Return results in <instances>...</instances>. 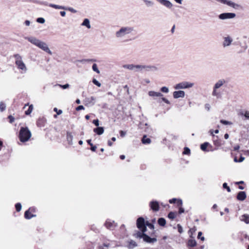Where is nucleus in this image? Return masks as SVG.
<instances>
[{
    "label": "nucleus",
    "instance_id": "obj_6",
    "mask_svg": "<svg viewBox=\"0 0 249 249\" xmlns=\"http://www.w3.org/2000/svg\"><path fill=\"white\" fill-rule=\"evenodd\" d=\"M16 59L15 63L18 67V69L22 71V72L25 73L27 71V68L25 64L24 63L22 57L18 54H16L14 55Z\"/></svg>",
    "mask_w": 249,
    "mask_h": 249
},
{
    "label": "nucleus",
    "instance_id": "obj_36",
    "mask_svg": "<svg viewBox=\"0 0 249 249\" xmlns=\"http://www.w3.org/2000/svg\"><path fill=\"white\" fill-rule=\"evenodd\" d=\"M220 123L224 125H231L232 124V122L224 120H221Z\"/></svg>",
    "mask_w": 249,
    "mask_h": 249
},
{
    "label": "nucleus",
    "instance_id": "obj_26",
    "mask_svg": "<svg viewBox=\"0 0 249 249\" xmlns=\"http://www.w3.org/2000/svg\"><path fill=\"white\" fill-rule=\"evenodd\" d=\"M158 224L161 226H164L166 224V220L164 218H160L158 220Z\"/></svg>",
    "mask_w": 249,
    "mask_h": 249
},
{
    "label": "nucleus",
    "instance_id": "obj_11",
    "mask_svg": "<svg viewBox=\"0 0 249 249\" xmlns=\"http://www.w3.org/2000/svg\"><path fill=\"white\" fill-rule=\"evenodd\" d=\"M150 208L155 212H157L159 210V204L157 201H152L149 203Z\"/></svg>",
    "mask_w": 249,
    "mask_h": 249
},
{
    "label": "nucleus",
    "instance_id": "obj_28",
    "mask_svg": "<svg viewBox=\"0 0 249 249\" xmlns=\"http://www.w3.org/2000/svg\"><path fill=\"white\" fill-rule=\"evenodd\" d=\"M123 67L124 68L127 69L129 70H132V71L134 70V64H126V65H124Z\"/></svg>",
    "mask_w": 249,
    "mask_h": 249
},
{
    "label": "nucleus",
    "instance_id": "obj_64",
    "mask_svg": "<svg viewBox=\"0 0 249 249\" xmlns=\"http://www.w3.org/2000/svg\"><path fill=\"white\" fill-rule=\"evenodd\" d=\"M229 138V135L228 133H226L225 135H224V138L225 139H228V138Z\"/></svg>",
    "mask_w": 249,
    "mask_h": 249
},
{
    "label": "nucleus",
    "instance_id": "obj_10",
    "mask_svg": "<svg viewBox=\"0 0 249 249\" xmlns=\"http://www.w3.org/2000/svg\"><path fill=\"white\" fill-rule=\"evenodd\" d=\"M233 41L232 38L230 36H227L223 37V41L222 43V46L223 47H227L230 46Z\"/></svg>",
    "mask_w": 249,
    "mask_h": 249
},
{
    "label": "nucleus",
    "instance_id": "obj_48",
    "mask_svg": "<svg viewBox=\"0 0 249 249\" xmlns=\"http://www.w3.org/2000/svg\"><path fill=\"white\" fill-rule=\"evenodd\" d=\"M244 160H245V158H244V157H242V156H241V157H240V159H239V160H237V159H236V158H235V159H234V161H235V162H242Z\"/></svg>",
    "mask_w": 249,
    "mask_h": 249
},
{
    "label": "nucleus",
    "instance_id": "obj_49",
    "mask_svg": "<svg viewBox=\"0 0 249 249\" xmlns=\"http://www.w3.org/2000/svg\"><path fill=\"white\" fill-rule=\"evenodd\" d=\"M53 110L56 112L57 115H60L62 113V111L61 110H58L56 107H55Z\"/></svg>",
    "mask_w": 249,
    "mask_h": 249
},
{
    "label": "nucleus",
    "instance_id": "obj_53",
    "mask_svg": "<svg viewBox=\"0 0 249 249\" xmlns=\"http://www.w3.org/2000/svg\"><path fill=\"white\" fill-rule=\"evenodd\" d=\"M217 1H219L222 3L227 4L229 0H216Z\"/></svg>",
    "mask_w": 249,
    "mask_h": 249
},
{
    "label": "nucleus",
    "instance_id": "obj_24",
    "mask_svg": "<svg viewBox=\"0 0 249 249\" xmlns=\"http://www.w3.org/2000/svg\"><path fill=\"white\" fill-rule=\"evenodd\" d=\"M142 141L143 144H149L151 142L150 139L147 138L146 135L143 136Z\"/></svg>",
    "mask_w": 249,
    "mask_h": 249
},
{
    "label": "nucleus",
    "instance_id": "obj_14",
    "mask_svg": "<svg viewBox=\"0 0 249 249\" xmlns=\"http://www.w3.org/2000/svg\"><path fill=\"white\" fill-rule=\"evenodd\" d=\"M246 197V193L244 191L239 192L237 195V199L240 201L244 200Z\"/></svg>",
    "mask_w": 249,
    "mask_h": 249
},
{
    "label": "nucleus",
    "instance_id": "obj_19",
    "mask_svg": "<svg viewBox=\"0 0 249 249\" xmlns=\"http://www.w3.org/2000/svg\"><path fill=\"white\" fill-rule=\"evenodd\" d=\"M93 131L97 135H100L103 134L104 129L103 127H97L93 129Z\"/></svg>",
    "mask_w": 249,
    "mask_h": 249
},
{
    "label": "nucleus",
    "instance_id": "obj_52",
    "mask_svg": "<svg viewBox=\"0 0 249 249\" xmlns=\"http://www.w3.org/2000/svg\"><path fill=\"white\" fill-rule=\"evenodd\" d=\"M120 134L121 137H124L126 135V132L123 130H121L120 131Z\"/></svg>",
    "mask_w": 249,
    "mask_h": 249
},
{
    "label": "nucleus",
    "instance_id": "obj_15",
    "mask_svg": "<svg viewBox=\"0 0 249 249\" xmlns=\"http://www.w3.org/2000/svg\"><path fill=\"white\" fill-rule=\"evenodd\" d=\"M95 98L91 96L89 98H86L84 100V103L86 105H88L91 104L92 105H94L95 103Z\"/></svg>",
    "mask_w": 249,
    "mask_h": 249
},
{
    "label": "nucleus",
    "instance_id": "obj_30",
    "mask_svg": "<svg viewBox=\"0 0 249 249\" xmlns=\"http://www.w3.org/2000/svg\"><path fill=\"white\" fill-rule=\"evenodd\" d=\"M34 108V107L33 105H31L29 106L28 109L26 110L25 112V114L27 115H30L32 112L33 111Z\"/></svg>",
    "mask_w": 249,
    "mask_h": 249
},
{
    "label": "nucleus",
    "instance_id": "obj_3",
    "mask_svg": "<svg viewBox=\"0 0 249 249\" xmlns=\"http://www.w3.org/2000/svg\"><path fill=\"white\" fill-rule=\"evenodd\" d=\"M31 132L28 127H21L19 134V138L21 142H26L28 141L31 138Z\"/></svg>",
    "mask_w": 249,
    "mask_h": 249
},
{
    "label": "nucleus",
    "instance_id": "obj_54",
    "mask_svg": "<svg viewBox=\"0 0 249 249\" xmlns=\"http://www.w3.org/2000/svg\"><path fill=\"white\" fill-rule=\"evenodd\" d=\"M161 99L165 103H166L167 104H170V103L169 101L168 100H167V99H166L165 98L162 97Z\"/></svg>",
    "mask_w": 249,
    "mask_h": 249
},
{
    "label": "nucleus",
    "instance_id": "obj_21",
    "mask_svg": "<svg viewBox=\"0 0 249 249\" xmlns=\"http://www.w3.org/2000/svg\"><path fill=\"white\" fill-rule=\"evenodd\" d=\"M228 6H231L234 9H238L240 7V5L238 4L235 3L231 0H228L227 4Z\"/></svg>",
    "mask_w": 249,
    "mask_h": 249
},
{
    "label": "nucleus",
    "instance_id": "obj_46",
    "mask_svg": "<svg viewBox=\"0 0 249 249\" xmlns=\"http://www.w3.org/2000/svg\"><path fill=\"white\" fill-rule=\"evenodd\" d=\"M56 86H58L60 87H61L63 89H67L69 87L70 85L69 84H66L65 85H60V84H58Z\"/></svg>",
    "mask_w": 249,
    "mask_h": 249
},
{
    "label": "nucleus",
    "instance_id": "obj_13",
    "mask_svg": "<svg viewBox=\"0 0 249 249\" xmlns=\"http://www.w3.org/2000/svg\"><path fill=\"white\" fill-rule=\"evenodd\" d=\"M143 240L148 243H154L157 241V238H151L146 234L144 235L143 237Z\"/></svg>",
    "mask_w": 249,
    "mask_h": 249
},
{
    "label": "nucleus",
    "instance_id": "obj_39",
    "mask_svg": "<svg viewBox=\"0 0 249 249\" xmlns=\"http://www.w3.org/2000/svg\"><path fill=\"white\" fill-rule=\"evenodd\" d=\"M6 108L5 105L2 102H0V110L3 111Z\"/></svg>",
    "mask_w": 249,
    "mask_h": 249
},
{
    "label": "nucleus",
    "instance_id": "obj_16",
    "mask_svg": "<svg viewBox=\"0 0 249 249\" xmlns=\"http://www.w3.org/2000/svg\"><path fill=\"white\" fill-rule=\"evenodd\" d=\"M160 3L169 9L173 7V4L168 0H162Z\"/></svg>",
    "mask_w": 249,
    "mask_h": 249
},
{
    "label": "nucleus",
    "instance_id": "obj_55",
    "mask_svg": "<svg viewBox=\"0 0 249 249\" xmlns=\"http://www.w3.org/2000/svg\"><path fill=\"white\" fill-rule=\"evenodd\" d=\"M66 10H68L70 11H71V12H73V13H76V10H74V9L72 8H66Z\"/></svg>",
    "mask_w": 249,
    "mask_h": 249
},
{
    "label": "nucleus",
    "instance_id": "obj_18",
    "mask_svg": "<svg viewBox=\"0 0 249 249\" xmlns=\"http://www.w3.org/2000/svg\"><path fill=\"white\" fill-rule=\"evenodd\" d=\"M239 115L244 116L246 120H249V110H243L239 112Z\"/></svg>",
    "mask_w": 249,
    "mask_h": 249
},
{
    "label": "nucleus",
    "instance_id": "obj_43",
    "mask_svg": "<svg viewBox=\"0 0 249 249\" xmlns=\"http://www.w3.org/2000/svg\"><path fill=\"white\" fill-rule=\"evenodd\" d=\"M36 21L39 23L43 24L45 22V19L43 18H38L36 19Z\"/></svg>",
    "mask_w": 249,
    "mask_h": 249
},
{
    "label": "nucleus",
    "instance_id": "obj_38",
    "mask_svg": "<svg viewBox=\"0 0 249 249\" xmlns=\"http://www.w3.org/2000/svg\"><path fill=\"white\" fill-rule=\"evenodd\" d=\"M168 217L170 219H173L175 218V213L174 212H171L168 213Z\"/></svg>",
    "mask_w": 249,
    "mask_h": 249
},
{
    "label": "nucleus",
    "instance_id": "obj_33",
    "mask_svg": "<svg viewBox=\"0 0 249 249\" xmlns=\"http://www.w3.org/2000/svg\"><path fill=\"white\" fill-rule=\"evenodd\" d=\"M92 69L93 70V71H95L96 72H97V73H100V71L98 70V67H97V65L96 64H93L92 66Z\"/></svg>",
    "mask_w": 249,
    "mask_h": 249
},
{
    "label": "nucleus",
    "instance_id": "obj_60",
    "mask_svg": "<svg viewBox=\"0 0 249 249\" xmlns=\"http://www.w3.org/2000/svg\"><path fill=\"white\" fill-rule=\"evenodd\" d=\"M96 146H93L92 145V146H91V148H90V149L91 151H95L96 150Z\"/></svg>",
    "mask_w": 249,
    "mask_h": 249
},
{
    "label": "nucleus",
    "instance_id": "obj_29",
    "mask_svg": "<svg viewBox=\"0 0 249 249\" xmlns=\"http://www.w3.org/2000/svg\"><path fill=\"white\" fill-rule=\"evenodd\" d=\"M143 2L147 7H152L154 5L153 1L149 0H143Z\"/></svg>",
    "mask_w": 249,
    "mask_h": 249
},
{
    "label": "nucleus",
    "instance_id": "obj_40",
    "mask_svg": "<svg viewBox=\"0 0 249 249\" xmlns=\"http://www.w3.org/2000/svg\"><path fill=\"white\" fill-rule=\"evenodd\" d=\"M16 208L17 212H19L21 209V205L19 203H18L16 204Z\"/></svg>",
    "mask_w": 249,
    "mask_h": 249
},
{
    "label": "nucleus",
    "instance_id": "obj_9",
    "mask_svg": "<svg viewBox=\"0 0 249 249\" xmlns=\"http://www.w3.org/2000/svg\"><path fill=\"white\" fill-rule=\"evenodd\" d=\"M236 15L233 13H224L220 14L218 16L219 19L222 20H225L227 19H231L235 17Z\"/></svg>",
    "mask_w": 249,
    "mask_h": 249
},
{
    "label": "nucleus",
    "instance_id": "obj_44",
    "mask_svg": "<svg viewBox=\"0 0 249 249\" xmlns=\"http://www.w3.org/2000/svg\"><path fill=\"white\" fill-rule=\"evenodd\" d=\"M223 187L225 189H226L228 192H231V190L230 188L228 186L227 183H224L223 184Z\"/></svg>",
    "mask_w": 249,
    "mask_h": 249
},
{
    "label": "nucleus",
    "instance_id": "obj_22",
    "mask_svg": "<svg viewBox=\"0 0 249 249\" xmlns=\"http://www.w3.org/2000/svg\"><path fill=\"white\" fill-rule=\"evenodd\" d=\"M81 25L86 26L88 29L91 28V25L90 24V21L89 19L85 18L83 23L81 24Z\"/></svg>",
    "mask_w": 249,
    "mask_h": 249
},
{
    "label": "nucleus",
    "instance_id": "obj_20",
    "mask_svg": "<svg viewBox=\"0 0 249 249\" xmlns=\"http://www.w3.org/2000/svg\"><path fill=\"white\" fill-rule=\"evenodd\" d=\"M240 220L246 224H249V215L248 214H244L242 215L240 217Z\"/></svg>",
    "mask_w": 249,
    "mask_h": 249
},
{
    "label": "nucleus",
    "instance_id": "obj_61",
    "mask_svg": "<svg viewBox=\"0 0 249 249\" xmlns=\"http://www.w3.org/2000/svg\"><path fill=\"white\" fill-rule=\"evenodd\" d=\"M130 244L132 245L134 247H136L137 246L136 243L135 241H132L130 242Z\"/></svg>",
    "mask_w": 249,
    "mask_h": 249
},
{
    "label": "nucleus",
    "instance_id": "obj_62",
    "mask_svg": "<svg viewBox=\"0 0 249 249\" xmlns=\"http://www.w3.org/2000/svg\"><path fill=\"white\" fill-rule=\"evenodd\" d=\"M60 15L62 17H65L66 15V12L65 11H61Z\"/></svg>",
    "mask_w": 249,
    "mask_h": 249
},
{
    "label": "nucleus",
    "instance_id": "obj_56",
    "mask_svg": "<svg viewBox=\"0 0 249 249\" xmlns=\"http://www.w3.org/2000/svg\"><path fill=\"white\" fill-rule=\"evenodd\" d=\"M205 108L207 110H209L210 109V106L209 104H206L205 105Z\"/></svg>",
    "mask_w": 249,
    "mask_h": 249
},
{
    "label": "nucleus",
    "instance_id": "obj_58",
    "mask_svg": "<svg viewBox=\"0 0 249 249\" xmlns=\"http://www.w3.org/2000/svg\"><path fill=\"white\" fill-rule=\"evenodd\" d=\"M24 24L26 26H29L30 25V21L28 20H26L25 22H24Z\"/></svg>",
    "mask_w": 249,
    "mask_h": 249
},
{
    "label": "nucleus",
    "instance_id": "obj_17",
    "mask_svg": "<svg viewBox=\"0 0 249 249\" xmlns=\"http://www.w3.org/2000/svg\"><path fill=\"white\" fill-rule=\"evenodd\" d=\"M149 96L151 97H162L163 96V94L159 92H156L154 91H150L148 92Z\"/></svg>",
    "mask_w": 249,
    "mask_h": 249
},
{
    "label": "nucleus",
    "instance_id": "obj_51",
    "mask_svg": "<svg viewBox=\"0 0 249 249\" xmlns=\"http://www.w3.org/2000/svg\"><path fill=\"white\" fill-rule=\"evenodd\" d=\"M93 123L97 126L99 125V122L98 119L94 120L93 121Z\"/></svg>",
    "mask_w": 249,
    "mask_h": 249
},
{
    "label": "nucleus",
    "instance_id": "obj_8",
    "mask_svg": "<svg viewBox=\"0 0 249 249\" xmlns=\"http://www.w3.org/2000/svg\"><path fill=\"white\" fill-rule=\"evenodd\" d=\"M137 226L142 232H145L146 231V226L143 218L141 217L137 220Z\"/></svg>",
    "mask_w": 249,
    "mask_h": 249
},
{
    "label": "nucleus",
    "instance_id": "obj_50",
    "mask_svg": "<svg viewBox=\"0 0 249 249\" xmlns=\"http://www.w3.org/2000/svg\"><path fill=\"white\" fill-rule=\"evenodd\" d=\"M8 118L9 119V122L10 123H12L14 122L15 118L12 115L9 116Z\"/></svg>",
    "mask_w": 249,
    "mask_h": 249
},
{
    "label": "nucleus",
    "instance_id": "obj_25",
    "mask_svg": "<svg viewBox=\"0 0 249 249\" xmlns=\"http://www.w3.org/2000/svg\"><path fill=\"white\" fill-rule=\"evenodd\" d=\"M49 6L57 9H66V8L64 6H60L59 5H56L54 4H50Z\"/></svg>",
    "mask_w": 249,
    "mask_h": 249
},
{
    "label": "nucleus",
    "instance_id": "obj_63",
    "mask_svg": "<svg viewBox=\"0 0 249 249\" xmlns=\"http://www.w3.org/2000/svg\"><path fill=\"white\" fill-rule=\"evenodd\" d=\"M239 148H240L239 145H236V146H235L234 147V151H237V150H238L239 149Z\"/></svg>",
    "mask_w": 249,
    "mask_h": 249
},
{
    "label": "nucleus",
    "instance_id": "obj_1",
    "mask_svg": "<svg viewBox=\"0 0 249 249\" xmlns=\"http://www.w3.org/2000/svg\"><path fill=\"white\" fill-rule=\"evenodd\" d=\"M25 38L31 43L43 51L50 55L52 54V52L50 50L48 45L46 42L38 39L35 36H29L26 37Z\"/></svg>",
    "mask_w": 249,
    "mask_h": 249
},
{
    "label": "nucleus",
    "instance_id": "obj_42",
    "mask_svg": "<svg viewBox=\"0 0 249 249\" xmlns=\"http://www.w3.org/2000/svg\"><path fill=\"white\" fill-rule=\"evenodd\" d=\"M190 153V149L188 147H185L183 154L184 155H189Z\"/></svg>",
    "mask_w": 249,
    "mask_h": 249
},
{
    "label": "nucleus",
    "instance_id": "obj_7",
    "mask_svg": "<svg viewBox=\"0 0 249 249\" xmlns=\"http://www.w3.org/2000/svg\"><path fill=\"white\" fill-rule=\"evenodd\" d=\"M194 85L193 83H191L187 81H183L176 84L174 86L175 89H186L193 87Z\"/></svg>",
    "mask_w": 249,
    "mask_h": 249
},
{
    "label": "nucleus",
    "instance_id": "obj_59",
    "mask_svg": "<svg viewBox=\"0 0 249 249\" xmlns=\"http://www.w3.org/2000/svg\"><path fill=\"white\" fill-rule=\"evenodd\" d=\"M184 209H183V208L180 207V208L179 209V211H178V212H179V213L180 214H181V213H184Z\"/></svg>",
    "mask_w": 249,
    "mask_h": 249
},
{
    "label": "nucleus",
    "instance_id": "obj_45",
    "mask_svg": "<svg viewBox=\"0 0 249 249\" xmlns=\"http://www.w3.org/2000/svg\"><path fill=\"white\" fill-rule=\"evenodd\" d=\"M148 226L151 229H154V226L152 224L148 222H146L145 226Z\"/></svg>",
    "mask_w": 249,
    "mask_h": 249
},
{
    "label": "nucleus",
    "instance_id": "obj_34",
    "mask_svg": "<svg viewBox=\"0 0 249 249\" xmlns=\"http://www.w3.org/2000/svg\"><path fill=\"white\" fill-rule=\"evenodd\" d=\"M114 224V222H113V223H112L111 222L107 221L105 223V225L108 229H111L113 226V225Z\"/></svg>",
    "mask_w": 249,
    "mask_h": 249
},
{
    "label": "nucleus",
    "instance_id": "obj_35",
    "mask_svg": "<svg viewBox=\"0 0 249 249\" xmlns=\"http://www.w3.org/2000/svg\"><path fill=\"white\" fill-rule=\"evenodd\" d=\"M67 141L70 144H71V141H72V135L70 133L67 134Z\"/></svg>",
    "mask_w": 249,
    "mask_h": 249
},
{
    "label": "nucleus",
    "instance_id": "obj_57",
    "mask_svg": "<svg viewBox=\"0 0 249 249\" xmlns=\"http://www.w3.org/2000/svg\"><path fill=\"white\" fill-rule=\"evenodd\" d=\"M177 199L176 198H173L169 200V203H174L176 201Z\"/></svg>",
    "mask_w": 249,
    "mask_h": 249
},
{
    "label": "nucleus",
    "instance_id": "obj_12",
    "mask_svg": "<svg viewBox=\"0 0 249 249\" xmlns=\"http://www.w3.org/2000/svg\"><path fill=\"white\" fill-rule=\"evenodd\" d=\"M173 95L174 98L178 99L179 98H184L185 93L183 90H178L174 91Z\"/></svg>",
    "mask_w": 249,
    "mask_h": 249
},
{
    "label": "nucleus",
    "instance_id": "obj_4",
    "mask_svg": "<svg viewBox=\"0 0 249 249\" xmlns=\"http://www.w3.org/2000/svg\"><path fill=\"white\" fill-rule=\"evenodd\" d=\"M226 80L224 79H219L214 85L213 88L212 95L216 98H219L221 96L218 89H220L224 84L226 83Z\"/></svg>",
    "mask_w": 249,
    "mask_h": 249
},
{
    "label": "nucleus",
    "instance_id": "obj_23",
    "mask_svg": "<svg viewBox=\"0 0 249 249\" xmlns=\"http://www.w3.org/2000/svg\"><path fill=\"white\" fill-rule=\"evenodd\" d=\"M31 210V208H30L28 210L26 211L25 213L24 216L26 219H31V218L35 217L36 215L34 214H31L30 213V211Z\"/></svg>",
    "mask_w": 249,
    "mask_h": 249
},
{
    "label": "nucleus",
    "instance_id": "obj_2",
    "mask_svg": "<svg viewBox=\"0 0 249 249\" xmlns=\"http://www.w3.org/2000/svg\"><path fill=\"white\" fill-rule=\"evenodd\" d=\"M134 31V28L131 26L122 27L115 33V36L117 38H122L125 36L131 34Z\"/></svg>",
    "mask_w": 249,
    "mask_h": 249
},
{
    "label": "nucleus",
    "instance_id": "obj_37",
    "mask_svg": "<svg viewBox=\"0 0 249 249\" xmlns=\"http://www.w3.org/2000/svg\"><path fill=\"white\" fill-rule=\"evenodd\" d=\"M160 91L163 93H168L169 92V89L166 87H162L160 89Z\"/></svg>",
    "mask_w": 249,
    "mask_h": 249
},
{
    "label": "nucleus",
    "instance_id": "obj_31",
    "mask_svg": "<svg viewBox=\"0 0 249 249\" xmlns=\"http://www.w3.org/2000/svg\"><path fill=\"white\" fill-rule=\"evenodd\" d=\"M209 144V143L208 142H205L202 144L200 146V148L202 151H206L207 147Z\"/></svg>",
    "mask_w": 249,
    "mask_h": 249
},
{
    "label": "nucleus",
    "instance_id": "obj_47",
    "mask_svg": "<svg viewBox=\"0 0 249 249\" xmlns=\"http://www.w3.org/2000/svg\"><path fill=\"white\" fill-rule=\"evenodd\" d=\"M177 227H178V231L180 233H181L183 232V229H182L181 226L180 225H179V224H178L177 225Z\"/></svg>",
    "mask_w": 249,
    "mask_h": 249
},
{
    "label": "nucleus",
    "instance_id": "obj_32",
    "mask_svg": "<svg viewBox=\"0 0 249 249\" xmlns=\"http://www.w3.org/2000/svg\"><path fill=\"white\" fill-rule=\"evenodd\" d=\"M145 233H144V232H141L140 231H138L136 234H135V236L137 238H143V236H144V235L145 234Z\"/></svg>",
    "mask_w": 249,
    "mask_h": 249
},
{
    "label": "nucleus",
    "instance_id": "obj_27",
    "mask_svg": "<svg viewBox=\"0 0 249 249\" xmlns=\"http://www.w3.org/2000/svg\"><path fill=\"white\" fill-rule=\"evenodd\" d=\"M188 245L191 247H194L196 245V242L194 239H190L188 241Z\"/></svg>",
    "mask_w": 249,
    "mask_h": 249
},
{
    "label": "nucleus",
    "instance_id": "obj_41",
    "mask_svg": "<svg viewBox=\"0 0 249 249\" xmlns=\"http://www.w3.org/2000/svg\"><path fill=\"white\" fill-rule=\"evenodd\" d=\"M92 82L94 84H95L98 87H100L101 86V83L98 80H97L96 79H93L92 80Z\"/></svg>",
    "mask_w": 249,
    "mask_h": 249
},
{
    "label": "nucleus",
    "instance_id": "obj_5",
    "mask_svg": "<svg viewBox=\"0 0 249 249\" xmlns=\"http://www.w3.org/2000/svg\"><path fill=\"white\" fill-rule=\"evenodd\" d=\"M158 70V68L156 66L154 65H134V71H156Z\"/></svg>",
    "mask_w": 249,
    "mask_h": 249
}]
</instances>
